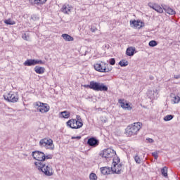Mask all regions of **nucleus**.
Returning <instances> with one entry per match:
<instances>
[{
	"label": "nucleus",
	"mask_w": 180,
	"mask_h": 180,
	"mask_svg": "<svg viewBox=\"0 0 180 180\" xmlns=\"http://www.w3.org/2000/svg\"><path fill=\"white\" fill-rule=\"evenodd\" d=\"M134 51H136V49L133 47H129L127 49L126 54L129 56V57H131V56H134Z\"/></svg>",
	"instance_id": "6ab92c4d"
},
{
	"label": "nucleus",
	"mask_w": 180,
	"mask_h": 180,
	"mask_svg": "<svg viewBox=\"0 0 180 180\" xmlns=\"http://www.w3.org/2000/svg\"><path fill=\"white\" fill-rule=\"evenodd\" d=\"M109 64L110 65H115V64H116V60H115V58H110L109 60Z\"/></svg>",
	"instance_id": "f704fd0d"
},
{
	"label": "nucleus",
	"mask_w": 180,
	"mask_h": 180,
	"mask_svg": "<svg viewBox=\"0 0 180 180\" xmlns=\"http://www.w3.org/2000/svg\"><path fill=\"white\" fill-rule=\"evenodd\" d=\"M89 179L91 180H97L98 179V176H96V174L95 173H91L89 175Z\"/></svg>",
	"instance_id": "7c9ffc66"
},
{
	"label": "nucleus",
	"mask_w": 180,
	"mask_h": 180,
	"mask_svg": "<svg viewBox=\"0 0 180 180\" xmlns=\"http://www.w3.org/2000/svg\"><path fill=\"white\" fill-rule=\"evenodd\" d=\"M60 115H62V117H64V119H68V117H70V112L68 111L61 112Z\"/></svg>",
	"instance_id": "bb28decb"
},
{
	"label": "nucleus",
	"mask_w": 180,
	"mask_h": 180,
	"mask_svg": "<svg viewBox=\"0 0 180 180\" xmlns=\"http://www.w3.org/2000/svg\"><path fill=\"white\" fill-rule=\"evenodd\" d=\"M100 171L103 175H109L112 172V169L109 167H101Z\"/></svg>",
	"instance_id": "dca6fc26"
},
{
	"label": "nucleus",
	"mask_w": 180,
	"mask_h": 180,
	"mask_svg": "<svg viewBox=\"0 0 180 180\" xmlns=\"http://www.w3.org/2000/svg\"><path fill=\"white\" fill-rule=\"evenodd\" d=\"M119 65H120V67H127V65H129V62L125 60H122L119 62Z\"/></svg>",
	"instance_id": "cd10ccee"
},
{
	"label": "nucleus",
	"mask_w": 180,
	"mask_h": 180,
	"mask_svg": "<svg viewBox=\"0 0 180 180\" xmlns=\"http://www.w3.org/2000/svg\"><path fill=\"white\" fill-rule=\"evenodd\" d=\"M22 37L23 40H29V35L26 33L22 34Z\"/></svg>",
	"instance_id": "c9c22d12"
},
{
	"label": "nucleus",
	"mask_w": 180,
	"mask_h": 180,
	"mask_svg": "<svg viewBox=\"0 0 180 180\" xmlns=\"http://www.w3.org/2000/svg\"><path fill=\"white\" fill-rule=\"evenodd\" d=\"M81 140V136H72V140Z\"/></svg>",
	"instance_id": "a19ab883"
},
{
	"label": "nucleus",
	"mask_w": 180,
	"mask_h": 180,
	"mask_svg": "<svg viewBox=\"0 0 180 180\" xmlns=\"http://www.w3.org/2000/svg\"><path fill=\"white\" fill-rule=\"evenodd\" d=\"M158 44V42H157V41L155 40H152L150 41H149V46L150 47H155V46H157Z\"/></svg>",
	"instance_id": "c756f323"
},
{
	"label": "nucleus",
	"mask_w": 180,
	"mask_h": 180,
	"mask_svg": "<svg viewBox=\"0 0 180 180\" xmlns=\"http://www.w3.org/2000/svg\"><path fill=\"white\" fill-rule=\"evenodd\" d=\"M32 5H40L41 4H46L47 0H30Z\"/></svg>",
	"instance_id": "412c9836"
},
{
	"label": "nucleus",
	"mask_w": 180,
	"mask_h": 180,
	"mask_svg": "<svg viewBox=\"0 0 180 180\" xmlns=\"http://www.w3.org/2000/svg\"><path fill=\"white\" fill-rule=\"evenodd\" d=\"M4 98L5 101L8 102H11L12 103H15V102H18L19 101V97L18 94H14L13 92L11 91L8 94L4 95Z\"/></svg>",
	"instance_id": "6e6552de"
},
{
	"label": "nucleus",
	"mask_w": 180,
	"mask_h": 180,
	"mask_svg": "<svg viewBox=\"0 0 180 180\" xmlns=\"http://www.w3.org/2000/svg\"><path fill=\"white\" fill-rule=\"evenodd\" d=\"M62 37L65 40V41H74V37H71L68 34H63Z\"/></svg>",
	"instance_id": "5701e85b"
},
{
	"label": "nucleus",
	"mask_w": 180,
	"mask_h": 180,
	"mask_svg": "<svg viewBox=\"0 0 180 180\" xmlns=\"http://www.w3.org/2000/svg\"><path fill=\"white\" fill-rule=\"evenodd\" d=\"M35 106L37 107L38 112H40L41 113H47V112L50 110V106H49L47 103L37 102L35 103Z\"/></svg>",
	"instance_id": "0eeeda50"
},
{
	"label": "nucleus",
	"mask_w": 180,
	"mask_h": 180,
	"mask_svg": "<svg viewBox=\"0 0 180 180\" xmlns=\"http://www.w3.org/2000/svg\"><path fill=\"white\" fill-rule=\"evenodd\" d=\"M153 157H154L155 160H157L158 158V152H153L152 153Z\"/></svg>",
	"instance_id": "e433bc0d"
},
{
	"label": "nucleus",
	"mask_w": 180,
	"mask_h": 180,
	"mask_svg": "<svg viewBox=\"0 0 180 180\" xmlns=\"http://www.w3.org/2000/svg\"><path fill=\"white\" fill-rule=\"evenodd\" d=\"M87 145L90 147H98V146H99V140L96 139L95 137H91L88 139Z\"/></svg>",
	"instance_id": "f8f14e48"
},
{
	"label": "nucleus",
	"mask_w": 180,
	"mask_h": 180,
	"mask_svg": "<svg viewBox=\"0 0 180 180\" xmlns=\"http://www.w3.org/2000/svg\"><path fill=\"white\" fill-rule=\"evenodd\" d=\"M91 89L93 91H96V92L101 91H108V87L103 83L96 82L95 81L91 82Z\"/></svg>",
	"instance_id": "39448f33"
},
{
	"label": "nucleus",
	"mask_w": 180,
	"mask_h": 180,
	"mask_svg": "<svg viewBox=\"0 0 180 180\" xmlns=\"http://www.w3.org/2000/svg\"><path fill=\"white\" fill-rule=\"evenodd\" d=\"M119 103L121 105V108L123 109H127V110H131L132 108L130 106L129 103H125L124 99H120L118 101Z\"/></svg>",
	"instance_id": "4468645a"
},
{
	"label": "nucleus",
	"mask_w": 180,
	"mask_h": 180,
	"mask_svg": "<svg viewBox=\"0 0 180 180\" xmlns=\"http://www.w3.org/2000/svg\"><path fill=\"white\" fill-rule=\"evenodd\" d=\"M115 170L112 169V172H115V174H122L123 172V164H116L114 165Z\"/></svg>",
	"instance_id": "ddd939ff"
},
{
	"label": "nucleus",
	"mask_w": 180,
	"mask_h": 180,
	"mask_svg": "<svg viewBox=\"0 0 180 180\" xmlns=\"http://www.w3.org/2000/svg\"><path fill=\"white\" fill-rule=\"evenodd\" d=\"M4 23L6 25H16V22L12 20L11 18H8L7 20H4Z\"/></svg>",
	"instance_id": "a878e982"
},
{
	"label": "nucleus",
	"mask_w": 180,
	"mask_h": 180,
	"mask_svg": "<svg viewBox=\"0 0 180 180\" xmlns=\"http://www.w3.org/2000/svg\"><path fill=\"white\" fill-rule=\"evenodd\" d=\"M164 11H165L166 13H168L169 15H175V11L174 9L169 8V7H166L163 8Z\"/></svg>",
	"instance_id": "b1692460"
},
{
	"label": "nucleus",
	"mask_w": 180,
	"mask_h": 180,
	"mask_svg": "<svg viewBox=\"0 0 180 180\" xmlns=\"http://www.w3.org/2000/svg\"><path fill=\"white\" fill-rule=\"evenodd\" d=\"M34 165L39 172H42L46 176H52V175H54V172L53 171V167L51 166L45 165L43 162H35Z\"/></svg>",
	"instance_id": "f257e3e1"
},
{
	"label": "nucleus",
	"mask_w": 180,
	"mask_h": 180,
	"mask_svg": "<svg viewBox=\"0 0 180 180\" xmlns=\"http://www.w3.org/2000/svg\"><path fill=\"white\" fill-rule=\"evenodd\" d=\"M143 127V124L141 122H134V124L128 126L125 129V134L128 137H131V136H136L140 129Z\"/></svg>",
	"instance_id": "f03ea898"
},
{
	"label": "nucleus",
	"mask_w": 180,
	"mask_h": 180,
	"mask_svg": "<svg viewBox=\"0 0 180 180\" xmlns=\"http://www.w3.org/2000/svg\"><path fill=\"white\" fill-rule=\"evenodd\" d=\"M174 78L175 79H179V78H180V75H174Z\"/></svg>",
	"instance_id": "37998d69"
},
{
	"label": "nucleus",
	"mask_w": 180,
	"mask_h": 180,
	"mask_svg": "<svg viewBox=\"0 0 180 180\" xmlns=\"http://www.w3.org/2000/svg\"><path fill=\"white\" fill-rule=\"evenodd\" d=\"M148 5L149 8H151L152 9L155 11L156 12H158V13H162V12H164V10L162 9V8H161V6L158 5V4L148 3Z\"/></svg>",
	"instance_id": "9b49d317"
},
{
	"label": "nucleus",
	"mask_w": 180,
	"mask_h": 180,
	"mask_svg": "<svg viewBox=\"0 0 180 180\" xmlns=\"http://www.w3.org/2000/svg\"><path fill=\"white\" fill-rule=\"evenodd\" d=\"M149 79H150V81H153V79H154V76L150 75V76L149 77Z\"/></svg>",
	"instance_id": "c03bdc74"
},
{
	"label": "nucleus",
	"mask_w": 180,
	"mask_h": 180,
	"mask_svg": "<svg viewBox=\"0 0 180 180\" xmlns=\"http://www.w3.org/2000/svg\"><path fill=\"white\" fill-rule=\"evenodd\" d=\"M77 120H70L67 122L68 126L70 127L71 129H81L82 126H84V124L82 123V120L81 119V117L79 115H77L76 117Z\"/></svg>",
	"instance_id": "20e7f679"
},
{
	"label": "nucleus",
	"mask_w": 180,
	"mask_h": 180,
	"mask_svg": "<svg viewBox=\"0 0 180 180\" xmlns=\"http://www.w3.org/2000/svg\"><path fill=\"white\" fill-rule=\"evenodd\" d=\"M94 69L98 72H110L113 68L105 62H101L100 63L94 64Z\"/></svg>",
	"instance_id": "7ed1b4c3"
},
{
	"label": "nucleus",
	"mask_w": 180,
	"mask_h": 180,
	"mask_svg": "<svg viewBox=\"0 0 180 180\" xmlns=\"http://www.w3.org/2000/svg\"><path fill=\"white\" fill-rule=\"evenodd\" d=\"M130 23L131 25H133L134 27H138L139 29L143 27V25H143V22L140 21H137L136 20H134V21H130Z\"/></svg>",
	"instance_id": "4be33fe9"
},
{
	"label": "nucleus",
	"mask_w": 180,
	"mask_h": 180,
	"mask_svg": "<svg viewBox=\"0 0 180 180\" xmlns=\"http://www.w3.org/2000/svg\"><path fill=\"white\" fill-rule=\"evenodd\" d=\"M37 64H44V61L41 60H35V65Z\"/></svg>",
	"instance_id": "58836bf2"
},
{
	"label": "nucleus",
	"mask_w": 180,
	"mask_h": 180,
	"mask_svg": "<svg viewBox=\"0 0 180 180\" xmlns=\"http://www.w3.org/2000/svg\"><path fill=\"white\" fill-rule=\"evenodd\" d=\"M41 147H45L47 150H54V144L51 139H43L39 141Z\"/></svg>",
	"instance_id": "423d86ee"
},
{
	"label": "nucleus",
	"mask_w": 180,
	"mask_h": 180,
	"mask_svg": "<svg viewBox=\"0 0 180 180\" xmlns=\"http://www.w3.org/2000/svg\"><path fill=\"white\" fill-rule=\"evenodd\" d=\"M34 71L37 74H44L46 69L44 67L36 66L34 68Z\"/></svg>",
	"instance_id": "aec40b11"
},
{
	"label": "nucleus",
	"mask_w": 180,
	"mask_h": 180,
	"mask_svg": "<svg viewBox=\"0 0 180 180\" xmlns=\"http://www.w3.org/2000/svg\"><path fill=\"white\" fill-rule=\"evenodd\" d=\"M161 172H162V175H163V176H168V168L167 167H164L161 169Z\"/></svg>",
	"instance_id": "393cba45"
},
{
	"label": "nucleus",
	"mask_w": 180,
	"mask_h": 180,
	"mask_svg": "<svg viewBox=\"0 0 180 180\" xmlns=\"http://www.w3.org/2000/svg\"><path fill=\"white\" fill-rule=\"evenodd\" d=\"M146 143H154V139L151 138L146 139Z\"/></svg>",
	"instance_id": "ea45409f"
},
{
	"label": "nucleus",
	"mask_w": 180,
	"mask_h": 180,
	"mask_svg": "<svg viewBox=\"0 0 180 180\" xmlns=\"http://www.w3.org/2000/svg\"><path fill=\"white\" fill-rule=\"evenodd\" d=\"M172 101H173L174 103H179L180 98H179V96H176L173 97Z\"/></svg>",
	"instance_id": "2f4dec72"
},
{
	"label": "nucleus",
	"mask_w": 180,
	"mask_h": 180,
	"mask_svg": "<svg viewBox=\"0 0 180 180\" xmlns=\"http://www.w3.org/2000/svg\"><path fill=\"white\" fill-rule=\"evenodd\" d=\"M134 160L136 164H141V159H140V157H139V155H136L134 157Z\"/></svg>",
	"instance_id": "473e14b6"
},
{
	"label": "nucleus",
	"mask_w": 180,
	"mask_h": 180,
	"mask_svg": "<svg viewBox=\"0 0 180 180\" xmlns=\"http://www.w3.org/2000/svg\"><path fill=\"white\" fill-rule=\"evenodd\" d=\"M24 65L26 67H32V65H36V60L35 59H27Z\"/></svg>",
	"instance_id": "f3484780"
},
{
	"label": "nucleus",
	"mask_w": 180,
	"mask_h": 180,
	"mask_svg": "<svg viewBox=\"0 0 180 180\" xmlns=\"http://www.w3.org/2000/svg\"><path fill=\"white\" fill-rule=\"evenodd\" d=\"M60 11H61V12H63V13L68 14V13H70V12H71V8L70 7L69 5L64 4V5L62 6Z\"/></svg>",
	"instance_id": "a211bd4d"
},
{
	"label": "nucleus",
	"mask_w": 180,
	"mask_h": 180,
	"mask_svg": "<svg viewBox=\"0 0 180 180\" xmlns=\"http://www.w3.org/2000/svg\"><path fill=\"white\" fill-rule=\"evenodd\" d=\"M53 158V155L49 154V155H46L44 154V161H46V160H51Z\"/></svg>",
	"instance_id": "72a5a7b5"
},
{
	"label": "nucleus",
	"mask_w": 180,
	"mask_h": 180,
	"mask_svg": "<svg viewBox=\"0 0 180 180\" xmlns=\"http://www.w3.org/2000/svg\"><path fill=\"white\" fill-rule=\"evenodd\" d=\"M32 155L38 162H44V153L36 150L32 152Z\"/></svg>",
	"instance_id": "9d476101"
},
{
	"label": "nucleus",
	"mask_w": 180,
	"mask_h": 180,
	"mask_svg": "<svg viewBox=\"0 0 180 180\" xmlns=\"http://www.w3.org/2000/svg\"><path fill=\"white\" fill-rule=\"evenodd\" d=\"M100 155L103 157V158H112V157L116 155V151L112 148H107L104 150Z\"/></svg>",
	"instance_id": "1a4fd4ad"
},
{
	"label": "nucleus",
	"mask_w": 180,
	"mask_h": 180,
	"mask_svg": "<svg viewBox=\"0 0 180 180\" xmlns=\"http://www.w3.org/2000/svg\"><path fill=\"white\" fill-rule=\"evenodd\" d=\"M156 95H158V90H157V89L153 90V91L148 90L147 92V96L150 99H155Z\"/></svg>",
	"instance_id": "2eb2a0df"
},
{
	"label": "nucleus",
	"mask_w": 180,
	"mask_h": 180,
	"mask_svg": "<svg viewBox=\"0 0 180 180\" xmlns=\"http://www.w3.org/2000/svg\"><path fill=\"white\" fill-rule=\"evenodd\" d=\"M90 30H91V32H92V33H95V32H96V30H98V28H96V27H95V26H91Z\"/></svg>",
	"instance_id": "4c0bfd02"
},
{
	"label": "nucleus",
	"mask_w": 180,
	"mask_h": 180,
	"mask_svg": "<svg viewBox=\"0 0 180 180\" xmlns=\"http://www.w3.org/2000/svg\"><path fill=\"white\" fill-rule=\"evenodd\" d=\"M173 117H174V115H167L163 118V120H165V122H169V120H172Z\"/></svg>",
	"instance_id": "c85d7f7f"
},
{
	"label": "nucleus",
	"mask_w": 180,
	"mask_h": 180,
	"mask_svg": "<svg viewBox=\"0 0 180 180\" xmlns=\"http://www.w3.org/2000/svg\"><path fill=\"white\" fill-rule=\"evenodd\" d=\"M83 86L84 88H89L91 89V82L89 84H84Z\"/></svg>",
	"instance_id": "79ce46f5"
}]
</instances>
